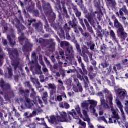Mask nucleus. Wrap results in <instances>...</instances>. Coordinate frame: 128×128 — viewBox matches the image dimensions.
Masks as SVG:
<instances>
[{"instance_id":"1","label":"nucleus","mask_w":128,"mask_h":128,"mask_svg":"<svg viewBox=\"0 0 128 128\" xmlns=\"http://www.w3.org/2000/svg\"><path fill=\"white\" fill-rule=\"evenodd\" d=\"M111 20H112L114 26L116 30V32L118 36L122 40H126V38L128 36V34L124 32V25L120 22L118 19L116 18V16L114 14L111 16Z\"/></svg>"},{"instance_id":"2","label":"nucleus","mask_w":128,"mask_h":128,"mask_svg":"<svg viewBox=\"0 0 128 128\" xmlns=\"http://www.w3.org/2000/svg\"><path fill=\"white\" fill-rule=\"evenodd\" d=\"M59 114L60 116L58 115L56 116V118L58 122H68L72 120L70 116H72L74 118H75V120H78L79 118L74 109H72L70 112L68 111L67 113L64 112H59Z\"/></svg>"},{"instance_id":"3","label":"nucleus","mask_w":128,"mask_h":128,"mask_svg":"<svg viewBox=\"0 0 128 128\" xmlns=\"http://www.w3.org/2000/svg\"><path fill=\"white\" fill-rule=\"evenodd\" d=\"M75 2L82 10L83 13L84 14V18L88 20L90 24H91V26H94L95 22L94 20V17H92V13H90L88 11V9L84 6V0H75Z\"/></svg>"},{"instance_id":"4","label":"nucleus","mask_w":128,"mask_h":128,"mask_svg":"<svg viewBox=\"0 0 128 128\" xmlns=\"http://www.w3.org/2000/svg\"><path fill=\"white\" fill-rule=\"evenodd\" d=\"M43 46L46 50H48L50 52H54L56 50V42L54 40L50 38L49 39H39V44H42Z\"/></svg>"},{"instance_id":"5","label":"nucleus","mask_w":128,"mask_h":128,"mask_svg":"<svg viewBox=\"0 0 128 128\" xmlns=\"http://www.w3.org/2000/svg\"><path fill=\"white\" fill-rule=\"evenodd\" d=\"M43 10L48 18L49 17L50 20H54L56 18V14L52 12V6L48 2L44 0L42 1Z\"/></svg>"},{"instance_id":"6","label":"nucleus","mask_w":128,"mask_h":128,"mask_svg":"<svg viewBox=\"0 0 128 128\" xmlns=\"http://www.w3.org/2000/svg\"><path fill=\"white\" fill-rule=\"evenodd\" d=\"M48 90L50 91V98L48 102L50 104H54L56 98V86L54 84L50 83L48 84Z\"/></svg>"},{"instance_id":"7","label":"nucleus","mask_w":128,"mask_h":128,"mask_svg":"<svg viewBox=\"0 0 128 128\" xmlns=\"http://www.w3.org/2000/svg\"><path fill=\"white\" fill-rule=\"evenodd\" d=\"M71 8L73 10V12L75 14L76 18H78L79 20V23L82 26L83 30H86V25L84 22V19L82 18V12L78 10V6L74 5L73 3L71 4Z\"/></svg>"},{"instance_id":"8","label":"nucleus","mask_w":128,"mask_h":128,"mask_svg":"<svg viewBox=\"0 0 128 128\" xmlns=\"http://www.w3.org/2000/svg\"><path fill=\"white\" fill-rule=\"evenodd\" d=\"M82 68L80 67H77L76 69L75 70L76 72V76L80 80H82L84 79V76L86 74H88V70L86 68V66H80Z\"/></svg>"},{"instance_id":"9","label":"nucleus","mask_w":128,"mask_h":128,"mask_svg":"<svg viewBox=\"0 0 128 128\" xmlns=\"http://www.w3.org/2000/svg\"><path fill=\"white\" fill-rule=\"evenodd\" d=\"M7 52L9 55V58L11 60H16L20 58V54L18 48H8Z\"/></svg>"},{"instance_id":"10","label":"nucleus","mask_w":128,"mask_h":128,"mask_svg":"<svg viewBox=\"0 0 128 128\" xmlns=\"http://www.w3.org/2000/svg\"><path fill=\"white\" fill-rule=\"evenodd\" d=\"M102 92L105 94V102H106V104H108V105L109 104L110 106H114V103L112 102L114 97L112 96V92H110L107 88H104Z\"/></svg>"},{"instance_id":"11","label":"nucleus","mask_w":128,"mask_h":128,"mask_svg":"<svg viewBox=\"0 0 128 128\" xmlns=\"http://www.w3.org/2000/svg\"><path fill=\"white\" fill-rule=\"evenodd\" d=\"M116 96L118 100H124L126 98H128V92L124 89L118 88L114 90Z\"/></svg>"},{"instance_id":"12","label":"nucleus","mask_w":128,"mask_h":128,"mask_svg":"<svg viewBox=\"0 0 128 128\" xmlns=\"http://www.w3.org/2000/svg\"><path fill=\"white\" fill-rule=\"evenodd\" d=\"M74 44L76 46L77 52H78L79 54H80V56H82V54H86V52H88V50H90V48H88L86 45H83L82 50L80 43H78L76 40L74 42Z\"/></svg>"},{"instance_id":"13","label":"nucleus","mask_w":128,"mask_h":128,"mask_svg":"<svg viewBox=\"0 0 128 128\" xmlns=\"http://www.w3.org/2000/svg\"><path fill=\"white\" fill-rule=\"evenodd\" d=\"M104 93L102 90L98 92L97 96L100 98V105L102 106L103 108H108L110 106L108 104L106 103V100H104Z\"/></svg>"},{"instance_id":"14","label":"nucleus","mask_w":128,"mask_h":128,"mask_svg":"<svg viewBox=\"0 0 128 128\" xmlns=\"http://www.w3.org/2000/svg\"><path fill=\"white\" fill-rule=\"evenodd\" d=\"M0 88L3 92H8L10 90V84L8 82H6L2 78L0 80Z\"/></svg>"},{"instance_id":"15","label":"nucleus","mask_w":128,"mask_h":128,"mask_svg":"<svg viewBox=\"0 0 128 128\" xmlns=\"http://www.w3.org/2000/svg\"><path fill=\"white\" fill-rule=\"evenodd\" d=\"M44 60L46 62L47 66H48V68H50L51 72H56V70H57L58 68V64H54L52 66V65L50 64V61L48 60V58H46V56H44Z\"/></svg>"},{"instance_id":"16","label":"nucleus","mask_w":128,"mask_h":128,"mask_svg":"<svg viewBox=\"0 0 128 128\" xmlns=\"http://www.w3.org/2000/svg\"><path fill=\"white\" fill-rule=\"evenodd\" d=\"M44 60L46 62L47 66H48V68H50L51 72H56V70H57L58 68V64H54L52 66V65L50 64V61L48 60V58H46V56H44Z\"/></svg>"},{"instance_id":"17","label":"nucleus","mask_w":128,"mask_h":128,"mask_svg":"<svg viewBox=\"0 0 128 128\" xmlns=\"http://www.w3.org/2000/svg\"><path fill=\"white\" fill-rule=\"evenodd\" d=\"M116 102L118 108H119L120 111L121 112L122 120H126V115H124V110L122 109V108L124 106H122V102H120V100L118 99H116Z\"/></svg>"},{"instance_id":"18","label":"nucleus","mask_w":128,"mask_h":128,"mask_svg":"<svg viewBox=\"0 0 128 128\" xmlns=\"http://www.w3.org/2000/svg\"><path fill=\"white\" fill-rule=\"evenodd\" d=\"M66 56H68L70 58H74V48L72 46H68L66 48L65 50Z\"/></svg>"},{"instance_id":"19","label":"nucleus","mask_w":128,"mask_h":128,"mask_svg":"<svg viewBox=\"0 0 128 128\" xmlns=\"http://www.w3.org/2000/svg\"><path fill=\"white\" fill-rule=\"evenodd\" d=\"M63 28L66 32L65 38H66V40H72V37L70 36V28L68 26V23L65 24Z\"/></svg>"},{"instance_id":"20","label":"nucleus","mask_w":128,"mask_h":128,"mask_svg":"<svg viewBox=\"0 0 128 128\" xmlns=\"http://www.w3.org/2000/svg\"><path fill=\"white\" fill-rule=\"evenodd\" d=\"M7 38L9 40L10 46H16V35L14 33H11L10 35L8 34Z\"/></svg>"},{"instance_id":"21","label":"nucleus","mask_w":128,"mask_h":128,"mask_svg":"<svg viewBox=\"0 0 128 128\" xmlns=\"http://www.w3.org/2000/svg\"><path fill=\"white\" fill-rule=\"evenodd\" d=\"M72 20H70L68 22L69 26H70L71 28H76V26H78V20L74 14L72 16Z\"/></svg>"},{"instance_id":"22","label":"nucleus","mask_w":128,"mask_h":128,"mask_svg":"<svg viewBox=\"0 0 128 128\" xmlns=\"http://www.w3.org/2000/svg\"><path fill=\"white\" fill-rule=\"evenodd\" d=\"M32 44L28 42L26 45H23L22 47V52L26 54V52H28L30 50H32Z\"/></svg>"},{"instance_id":"23","label":"nucleus","mask_w":128,"mask_h":128,"mask_svg":"<svg viewBox=\"0 0 128 128\" xmlns=\"http://www.w3.org/2000/svg\"><path fill=\"white\" fill-rule=\"evenodd\" d=\"M110 110L112 112L113 116H112V118H116L118 124H120V122L118 121V120L120 118L118 116V114L116 113V111L114 108V106H110Z\"/></svg>"},{"instance_id":"24","label":"nucleus","mask_w":128,"mask_h":128,"mask_svg":"<svg viewBox=\"0 0 128 128\" xmlns=\"http://www.w3.org/2000/svg\"><path fill=\"white\" fill-rule=\"evenodd\" d=\"M4 72V76L5 78H12V68L8 67Z\"/></svg>"},{"instance_id":"25","label":"nucleus","mask_w":128,"mask_h":128,"mask_svg":"<svg viewBox=\"0 0 128 128\" xmlns=\"http://www.w3.org/2000/svg\"><path fill=\"white\" fill-rule=\"evenodd\" d=\"M85 24V26H86V30L88 32H90V34H94V30H92V27L90 26V22H88V20H86V18H84L83 22Z\"/></svg>"},{"instance_id":"26","label":"nucleus","mask_w":128,"mask_h":128,"mask_svg":"<svg viewBox=\"0 0 128 128\" xmlns=\"http://www.w3.org/2000/svg\"><path fill=\"white\" fill-rule=\"evenodd\" d=\"M32 26L33 28H34L35 30H38V32H40V30H42V23L40 22L32 24Z\"/></svg>"},{"instance_id":"27","label":"nucleus","mask_w":128,"mask_h":128,"mask_svg":"<svg viewBox=\"0 0 128 128\" xmlns=\"http://www.w3.org/2000/svg\"><path fill=\"white\" fill-rule=\"evenodd\" d=\"M89 102L90 104L89 108L90 110H93V112H96V109H94V108H96L97 106L98 102L94 100H89Z\"/></svg>"},{"instance_id":"28","label":"nucleus","mask_w":128,"mask_h":128,"mask_svg":"<svg viewBox=\"0 0 128 128\" xmlns=\"http://www.w3.org/2000/svg\"><path fill=\"white\" fill-rule=\"evenodd\" d=\"M106 6L111 8H114L116 6V0H106Z\"/></svg>"},{"instance_id":"29","label":"nucleus","mask_w":128,"mask_h":128,"mask_svg":"<svg viewBox=\"0 0 128 128\" xmlns=\"http://www.w3.org/2000/svg\"><path fill=\"white\" fill-rule=\"evenodd\" d=\"M57 34H58L59 38H60L61 40H66L64 30H62V28L58 29L57 32Z\"/></svg>"},{"instance_id":"30","label":"nucleus","mask_w":128,"mask_h":128,"mask_svg":"<svg viewBox=\"0 0 128 128\" xmlns=\"http://www.w3.org/2000/svg\"><path fill=\"white\" fill-rule=\"evenodd\" d=\"M86 44L87 46V47L89 48L91 50H94L96 44H94V41L92 40L88 41L86 42Z\"/></svg>"},{"instance_id":"31","label":"nucleus","mask_w":128,"mask_h":128,"mask_svg":"<svg viewBox=\"0 0 128 128\" xmlns=\"http://www.w3.org/2000/svg\"><path fill=\"white\" fill-rule=\"evenodd\" d=\"M110 29V38H112V40L114 42H118V38L116 36V33H114V30H112V28L109 27L108 30Z\"/></svg>"},{"instance_id":"32","label":"nucleus","mask_w":128,"mask_h":128,"mask_svg":"<svg viewBox=\"0 0 128 128\" xmlns=\"http://www.w3.org/2000/svg\"><path fill=\"white\" fill-rule=\"evenodd\" d=\"M80 86H76V87L72 86V90L74 92H82L84 89L82 88V84L79 85Z\"/></svg>"},{"instance_id":"33","label":"nucleus","mask_w":128,"mask_h":128,"mask_svg":"<svg viewBox=\"0 0 128 128\" xmlns=\"http://www.w3.org/2000/svg\"><path fill=\"white\" fill-rule=\"evenodd\" d=\"M38 96H36V93L34 92V89L32 88L31 93L30 94V98H32L33 102H36V98Z\"/></svg>"},{"instance_id":"34","label":"nucleus","mask_w":128,"mask_h":128,"mask_svg":"<svg viewBox=\"0 0 128 128\" xmlns=\"http://www.w3.org/2000/svg\"><path fill=\"white\" fill-rule=\"evenodd\" d=\"M82 114L84 115V118H83V120L84 122H90V118L88 117V112L86 110H82Z\"/></svg>"},{"instance_id":"35","label":"nucleus","mask_w":128,"mask_h":128,"mask_svg":"<svg viewBox=\"0 0 128 128\" xmlns=\"http://www.w3.org/2000/svg\"><path fill=\"white\" fill-rule=\"evenodd\" d=\"M59 106L62 108H66V110H68L70 107V104L66 102L59 103Z\"/></svg>"},{"instance_id":"36","label":"nucleus","mask_w":128,"mask_h":128,"mask_svg":"<svg viewBox=\"0 0 128 128\" xmlns=\"http://www.w3.org/2000/svg\"><path fill=\"white\" fill-rule=\"evenodd\" d=\"M82 84L80 82V80L76 78H74V82H72V86H74V88H76V86H79L80 85Z\"/></svg>"},{"instance_id":"37","label":"nucleus","mask_w":128,"mask_h":128,"mask_svg":"<svg viewBox=\"0 0 128 128\" xmlns=\"http://www.w3.org/2000/svg\"><path fill=\"white\" fill-rule=\"evenodd\" d=\"M62 12H63V14L66 18L70 19V15L68 14V10H66V6H63L62 7Z\"/></svg>"},{"instance_id":"38","label":"nucleus","mask_w":128,"mask_h":128,"mask_svg":"<svg viewBox=\"0 0 128 128\" xmlns=\"http://www.w3.org/2000/svg\"><path fill=\"white\" fill-rule=\"evenodd\" d=\"M70 46V43L64 40V41H61L60 42V48H64L66 46L68 48Z\"/></svg>"},{"instance_id":"39","label":"nucleus","mask_w":128,"mask_h":128,"mask_svg":"<svg viewBox=\"0 0 128 128\" xmlns=\"http://www.w3.org/2000/svg\"><path fill=\"white\" fill-rule=\"evenodd\" d=\"M81 82H84L85 87H88V84H90V81L88 80V78L86 76H83V80H80Z\"/></svg>"},{"instance_id":"40","label":"nucleus","mask_w":128,"mask_h":128,"mask_svg":"<svg viewBox=\"0 0 128 128\" xmlns=\"http://www.w3.org/2000/svg\"><path fill=\"white\" fill-rule=\"evenodd\" d=\"M48 20H49V22H50L51 26L54 28V30L56 32L58 31V27L56 26V24L54 23L56 20V18L54 20L52 21V20H50V17H48Z\"/></svg>"},{"instance_id":"41","label":"nucleus","mask_w":128,"mask_h":128,"mask_svg":"<svg viewBox=\"0 0 128 128\" xmlns=\"http://www.w3.org/2000/svg\"><path fill=\"white\" fill-rule=\"evenodd\" d=\"M48 92H45L43 93V96L42 97V99L44 104H48Z\"/></svg>"},{"instance_id":"42","label":"nucleus","mask_w":128,"mask_h":128,"mask_svg":"<svg viewBox=\"0 0 128 128\" xmlns=\"http://www.w3.org/2000/svg\"><path fill=\"white\" fill-rule=\"evenodd\" d=\"M77 112L78 116H80V118H82V112H80V106L78 105L75 108Z\"/></svg>"},{"instance_id":"43","label":"nucleus","mask_w":128,"mask_h":128,"mask_svg":"<svg viewBox=\"0 0 128 128\" xmlns=\"http://www.w3.org/2000/svg\"><path fill=\"white\" fill-rule=\"evenodd\" d=\"M44 28H46V32H52V30L51 28H50V26L48 25V22L47 20L45 21Z\"/></svg>"},{"instance_id":"44","label":"nucleus","mask_w":128,"mask_h":128,"mask_svg":"<svg viewBox=\"0 0 128 128\" xmlns=\"http://www.w3.org/2000/svg\"><path fill=\"white\" fill-rule=\"evenodd\" d=\"M14 61L12 63V66H13L14 70H16L18 68V64L20 62L18 61L13 60Z\"/></svg>"},{"instance_id":"45","label":"nucleus","mask_w":128,"mask_h":128,"mask_svg":"<svg viewBox=\"0 0 128 128\" xmlns=\"http://www.w3.org/2000/svg\"><path fill=\"white\" fill-rule=\"evenodd\" d=\"M72 81L70 79H68L66 81V86H67L66 88L68 90H70L72 88Z\"/></svg>"},{"instance_id":"46","label":"nucleus","mask_w":128,"mask_h":128,"mask_svg":"<svg viewBox=\"0 0 128 128\" xmlns=\"http://www.w3.org/2000/svg\"><path fill=\"white\" fill-rule=\"evenodd\" d=\"M76 58L77 60V61L78 62V64L80 65V66H84V64L82 62V57L78 55L76 56Z\"/></svg>"},{"instance_id":"47","label":"nucleus","mask_w":128,"mask_h":128,"mask_svg":"<svg viewBox=\"0 0 128 128\" xmlns=\"http://www.w3.org/2000/svg\"><path fill=\"white\" fill-rule=\"evenodd\" d=\"M96 34L97 38H100V40H102L104 34H102V32H100V30H98V29H97V30H96Z\"/></svg>"},{"instance_id":"48","label":"nucleus","mask_w":128,"mask_h":128,"mask_svg":"<svg viewBox=\"0 0 128 128\" xmlns=\"http://www.w3.org/2000/svg\"><path fill=\"white\" fill-rule=\"evenodd\" d=\"M36 20L34 18L32 19V18H30V20L28 19L27 22H26L27 26H30L32 24V22H36Z\"/></svg>"},{"instance_id":"49","label":"nucleus","mask_w":128,"mask_h":128,"mask_svg":"<svg viewBox=\"0 0 128 128\" xmlns=\"http://www.w3.org/2000/svg\"><path fill=\"white\" fill-rule=\"evenodd\" d=\"M120 10H122L124 12L125 16H128V10L126 8V5H124Z\"/></svg>"},{"instance_id":"50","label":"nucleus","mask_w":128,"mask_h":128,"mask_svg":"<svg viewBox=\"0 0 128 128\" xmlns=\"http://www.w3.org/2000/svg\"><path fill=\"white\" fill-rule=\"evenodd\" d=\"M14 22L16 23V28H20V20L18 18H16L14 20Z\"/></svg>"},{"instance_id":"51","label":"nucleus","mask_w":128,"mask_h":128,"mask_svg":"<svg viewBox=\"0 0 128 128\" xmlns=\"http://www.w3.org/2000/svg\"><path fill=\"white\" fill-rule=\"evenodd\" d=\"M56 118L54 116H50V120H48V122L51 124H54L56 122Z\"/></svg>"},{"instance_id":"52","label":"nucleus","mask_w":128,"mask_h":128,"mask_svg":"<svg viewBox=\"0 0 128 128\" xmlns=\"http://www.w3.org/2000/svg\"><path fill=\"white\" fill-rule=\"evenodd\" d=\"M24 84L29 90H32V88H32V86L30 84V81H26Z\"/></svg>"},{"instance_id":"53","label":"nucleus","mask_w":128,"mask_h":128,"mask_svg":"<svg viewBox=\"0 0 128 128\" xmlns=\"http://www.w3.org/2000/svg\"><path fill=\"white\" fill-rule=\"evenodd\" d=\"M32 14L33 16H40V12L38 9L33 10Z\"/></svg>"},{"instance_id":"54","label":"nucleus","mask_w":128,"mask_h":128,"mask_svg":"<svg viewBox=\"0 0 128 128\" xmlns=\"http://www.w3.org/2000/svg\"><path fill=\"white\" fill-rule=\"evenodd\" d=\"M58 54L60 56V58H62L63 60L66 58V57L64 56V52L62 49H60L58 52Z\"/></svg>"},{"instance_id":"55","label":"nucleus","mask_w":128,"mask_h":128,"mask_svg":"<svg viewBox=\"0 0 128 128\" xmlns=\"http://www.w3.org/2000/svg\"><path fill=\"white\" fill-rule=\"evenodd\" d=\"M12 128H20V124H18L16 122H14L12 126Z\"/></svg>"},{"instance_id":"56","label":"nucleus","mask_w":128,"mask_h":128,"mask_svg":"<svg viewBox=\"0 0 128 128\" xmlns=\"http://www.w3.org/2000/svg\"><path fill=\"white\" fill-rule=\"evenodd\" d=\"M100 50L101 52H102L103 54H104L106 50V45L103 44V45L100 46Z\"/></svg>"},{"instance_id":"57","label":"nucleus","mask_w":128,"mask_h":128,"mask_svg":"<svg viewBox=\"0 0 128 128\" xmlns=\"http://www.w3.org/2000/svg\"><path fill=\"white\" fill-rule=\"evenodd\" d=\"M79 120L78 124L80 125L81 126H83L84 128H86V123L84 122H82V120L78 118Z\"/></svg>"},{"instance_id":"58","label":"nucleus","mask_w":128,"mask_h":128,"mask_svg":"<svg viewBox=\"0 0 128 128\" xmlns=\"http://www.w3.org/2000/svg\"><path fill=\"white\" fill-rule=\"evenodd\" d=\"M22 12L24 16V18H29V20H30V14L26 12V11L25 10H24L22 11Z\"/></svg>"},{"instance_id":"59","label":"nucleus","mask_w":128,"mask_h":128,"mask_svg":"<svg viewBox=\"0 0 128 128\" xmlns=\"http://www.w3.org/2000/svg\"><path fill=\"white\" fill-rule=\"evenodd\" d=\"M83 58H84V62H86L87 64L88 62H90V61L88 60V55L86 54H84L82 55Z\"/></svg>"},{"instance_id":"60","label":"nucleus","mask_w":128,"mask_h":128,"mask_svg":"<svg viewBox=\"0 0 128 128\" xmlns=\"http://www.w3.org/2000/svg\"><path fill=\"white\" fill-rule=\"evenodd\" d=\"M34 4H32V6H28L27 8V10L28 12H32V11L34 10Z\"/></svg>"},{"instance_id":"61","label":"nucleus","mask_w":128,"mask_h":128,"mask_svg":"<svg viewBox=\"0 0 128 128\" xmlns=\"http://www.w3.org/2000/svg\"><path fill=\"white\" fill-rule=\"evenodd\" d=\"M98 122H102H102H106V124H108V121L106 119V118L104 117V116L98 117Z\"/></svg>"},{"instance_id":"62","label":"nucleus","mask_w":128,"mask_h":128,"mask_svg":"<svg viewBox=\"0 0 128 128\" xmlns=\"http://www.w3.org/2000/svg\"><path fill=\"white\" fill-rule=\"evenodd\" d=\"M18 42L22 46H24V37L19 36L18 38Z\"/></svg>"},{"instance_id":"63","label":"nucleus","mask_w":128,"mask_h":128,"mask_svg":"<svg viewBox=\"0 0 128 128\" xmlns=\"http://www.w3.org/2000/svg\"><path fill=\"white\" fill-rule=\"evenodd\" d=\"M62 96H64L62 95L58 96L55 98V102H62Z\"/></svg>"},{"instance_id":"64","label":"nucleus","mask_w":128,"mask_h":128,"mask_svg":"<svg viewBox=\"0 0 128 128\" xmlns=\"http://www.w3.org/2000/svg\"><path fill=\"white\" fill-rule=\"evenodd\" d=\"M81 106L82 108H88V103L84 102L81 104Z\"/></svg>"}]
</instances>
